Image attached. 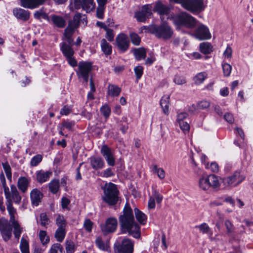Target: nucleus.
Returning a JSON list of instances; mask_svg holds the SVG:
<instances>
[{
	"label": "nucleus",
	"instance_id": "nucleus-1",
	"mask_svg": "<svg viewBox=\"0 0 253 253\" xmlns=\"http://www.w3.org/2000/svg\"><path fill=\"white\" fill-rule=\"evenodd\" d=\"M119 221L123 232H128L135 238L140 236V227L135 221L132 210L128 204H126L123 214L119 217Z\"/></svg>",
	"mask_w": 253,
	"mask_h": 253
},
{
	"label": "nucleus",
	"instance_id": "nucleus-2",
	"mask_svg": "<svg viewBox=\"0 0 253 253\" xmlns=\"http://www.w3.org/2000/svg\"><path fill=\"white\" fill-rule=\"evenodd\" d=\"M80 20L83 23L84 21L86 23V17L85 15L78 13L74 15L73 20L69 21L68 26L64 31V37L66 38L64 44L67 46H72L74 44V40L71 37L75 30L79 27Z\"/></svg>",
	"mask_w": 253,
	"mask_h": 253
},
{
	"label": "nucleus",
	"instance_id": "nucleus-3",
	"mask_svg": "<svg viewBox=\"0 0 253 253\" xmlns=\"http://www.w3.org/2000/svg\"><path fill=\"white\" fill-rule=\"evenodd\" d=\"M103 201L110 206L115 205L119 201V191L116 185L111 182L106 183L102 187Z\"/></svg>",
	"mask_w": 253,
	"mask_h": 253
},
{
	"label": "nucleus",
	"instance_id": "nucleus-4",
	"mask_svg": "<svg viewBox=\"0 0 253 253\" xmlns=\"http://www.w3.org/2000/svg\"><path fill=\"white\" fill-rule=\"evenodd\" d=\"M173 22L175 25L178 27L183 26L187 28L193 29L197 24L198 20L185 11H182L175 15L172 17Z\"/></svg>",
	"mask_w": 253,
	"mask_h": 253
},
{
	"label": "nucleus",
	"instance_id": "nucleus-5",
	"mask_svg": "<svg viewBox=\"0 0 253 253\" xmlns=\"http://www.w3.org/2000/svg\"><path fill=\"white\" fill-rule=\"evenodd\" d=\"M198 186L203 191H207L211 188L217 190L220 187L218 177L214 174L202 176L198 180Z\"/></svg>",
	"mask_w": 253,
	"mask_h": 253
},
{
	"label": "nucleus",
	"instance_id": "nucleus-6",
	"mask_svg": "<svg viewBox=\"0 0 253 253\" xmlns=\"http://www.w3.org/2000/svg\"><path fill=\"white\" fill-rule=\"evenodd\" d=\"M149 31L156 37L164 40L170 39L173 35V31L171 27L166 23L161 24L152 25L149 27Z\"/></svg>",
	"mask_w": 253,
	"mask_h": 253
},
{
	"label": "nucleus",
	"instance_id": "nucleus-7",
	"mask_svg": "<svg viewBox=\"0 0 253 253\" xmlns=\"http://www.w3.org/2000/svg\"><path fill=\"white\" fill-rule=\"evenodd\" d=\"M134 243L130 239L124 238L121 241H117L114 245V253H133Z\"/></svg>",
	"mask_w": 253,
	"mask_h": 253
},
{
	"label": "nucleus",
	"instance_id": "nucleus-8",
	"mask_svg": "<svg viewBox=\"0 0 253 253\" xmlns=\"http://www.w3.org/2000/svg\"><path fill=\"white\" fill-rule=\"evenodd\" d=\"M181 6L192 13H199L205 9L203 0H184Z\"/></svg>",
	"mask_w": 253,
	"mask_h": 253
},
{
	"label": "nucleus",
	"instance_id": "nucleus-9",
	"mask_svg": "<svg viewBox=\"0 0 253 253\" xmlns=\"http://www.w3.org/2000/svg\"><path fill=\"white\" fill-rule=\"evenodd\" d=\"M245 178L246 176L240 171H236L230 176L224 178L222 182L225 186L233 187L240 184Z\"/></svg>",
	"mask_w": 253,
	"mask_h": 253
},
{
	"label": "nucleus",
	"instance_id": "nucleus-10",
	"mask_svg": "<svg viewBox=\"0 0 253 253\" xmlns=\"http://www.w3.org/2000/svg\"><path fill=\"white\" fill-rule=\"evenodd\" d=\"M92 70V64L89 62H79L77 74L79 78H82L86 83L88 82L89 74Z\"/></svg>",
	"mask_w": 253,
	"mask_h": 253
},
{
	"label": "nucleus",
	"instance_id": "nucleus-11",
	"mask_svg": "<svg viewBox=\"0 0 253 253\" xmlns=\"http://www.w3.org/2000/svg\"><path fill=\"white\" fill-rule=\"evenodd\" d=\"M0 231L5 241H8L12 236V228L7 219L1 218L0 219Z\"/></svg>",
	"mask_w": 253,
	"mask_h": 253
},
{
	"label": "nucleus",
	"instance_id": "nucleus-12",
	"mask_svg": "<svg viewBox=\"0 0 253 253\" xmlns=\"http://www.w3.org/2000/svg\"><path fill=\"white\" fill-rule=\"evenodd\" d=\"M117 224V220L115 218L110 217L106 220L104 224H101V231L104 235L113 233L116 231Z\"/></svg>",
	"mask_w": 253,
	"mask_h": 253
},
{
	"label": "nucleus",
	"instance_id": "nucleus-13",
	"mask_svg": "<svg viewBox=\"0 0 253 253\" xmlns=\"http://www.w3.org/2000/svg\"><path fill=\"white\" fill-rule=\"evenodd\" d=\"M193 36L200 40H208L211 39V35L209 29L204 25L201 24L195 29Z\"/></svg>",
	"mask_w": 253,
	"mask_h": 253
},
{
	"label": "nucleus",
	"instance_id": "nucleus-14",
	"mask_svg": "<svg viewBox=\"0 0 253 253\" xmlns=\"http://www.w3.org/2000/svg\"><path fill=\"white\" fill-rule=\"evenodd\" d=\"M118 48L122 52L127 50L129 45V41L126 35L124 33L119 34L116 38Z\"/></svg>",
	"mask_w": 253,
	"mask_h": 253
},
{
	"label": "nucleus",
	"instance_id": "nucleus-15",
	"mask_svg": "<svg viewBox=\"0 0 253 253\" xmlns=\"http://www.w3.org/2000/svg\"><path fill=\"white\" fill-rule=\"evenodd\" d=\"M56 224L58 226L55 233V238L57 241L61 242L63 241V217L58 214H56Z\"/></svg>",
	"mask_w": 253,
	"mask_h": 253
},
{
	"label": "nucleus",
	"instance_id": "nucleus-16",
	"mask_svg": "<svg viewBox=\"0 0 253 253\" xmlns=\"http://www.w3.org/2000/svg\"><path fill=\"white\" fill-rule=\"evenodd\" d=\"M151 6L150 5H145L142 7L140 11L135 13V17L140 22H144L146 18L152 14Z\"/></svg>",
	"mask_w": 253,
	"mask_h": 253
},
{
	"label": "nucleus",
	"instance_id": "nucleus-17",
	"mask_svg": "<svg viewBox=\"0 0 253 253\" xmlns=\"http://www.w3.org/2000/svg\"><path fill=\"white\" fill-rule=\"evenodd\" d=\"M6 200V205L7 210L10 216L9 221L12 222L16 221V217L17 216L16 209L13 207L12 202L11 200V196L10 194L5 195Z\"/></svg>",
	"mask_w": 253,
	"mask_h": 253
},
{
	"label": "nucleus",
	"instance_id": "nucleus-18",
	"mask_svg": "<svg viewBox=\"0 0 253 253\" xmlns=\"http://www.w3.org/2000/svg\"><path fill=\"white\" fill-rule=\"evenodd\" d=\"M101 153L104 157L108 165L110 166L115 165V158L110 149L106 145L102 146Z\"/></svg>",
	"mask_w": 253,
	"mask_h": 253
},
{
	"label": "nucleus",
	"instance_id": "nucleus-19",
	"mask_svg": "<svg viewBox=\"0 0 253 253\" xmlns=\"http://www.w3.org/2000/svg\"><path fill=\"white\" fill-rule=\"evenodd\" d=\"M74 51L72 46H67L64 44V55L66 56L68 64L72 67L77 66V61L73 57Z\"/></svg>",
	"mask_w": 253,
	"mask_h": 253
},
{
	"label": "nucleus",
	"instance_id": "nucleus-20",
	"mask_svg": "<svg viewBox=\"0 0 253 253\" xmlns=\"http://www.w3.org/2000/svg\"><path fill=\"white\" fill-rule=\"evenodd\" d=\"M20 5L26 8L35 9L42 5L46 0H20Z\"/></svg>",
	"mask_w": 253,
	"mask_h": 253
},
{
	"label": "nucleus",
	"instance_id": "nucleus-21",
	"mask_svg": "<svg viewBox=\"0 0 253 253\" xmlns=\"http://www.w3.org/2000/svg\"><path fill=\"white\" fill-rule=\"evenodd\" d=\"M13 13L14 15L17 18L24 21H27L30 16V12L27 10L21 8L13 9Z\"/></svg>",
	"mask_w": 253,
	"mask_h": 253
},
{
	"label": "nucleus",
	"instance_id": "nucleus-22",
	"mask_svg": "<svg viewBox=\"0 0 253 253\" xmlns=\"http://www.w3.org/2000/svg\"><path fill=\"white\" fill-rule=\"evenodd\" d=\"M52 174V172L50 170L41 169L36 172L37 180L39 183H42L48 180Z\"/></svg>",
	"mask_w": 253,
	"mask_h": 253
},
{
	"label": "nucleus",
	"instance_id": "nucleus-23",
	"mask_svg": "<svg viewBox=\"0 0 253 253\" xmlns=\"http://www.w3.org/2000/svg\"><path fill=\"white\" fill-rule=\"evenodd\" d=\"M89 160L90 166L94 170L101 169L105 166L104 162L101 157L92 156L90 158Z\"/></svg>",
	"mask_w": 253,
	"mask_h": 253
},
{
	"label": "nucleus",
	"instance_id": "nucleus-24",
	"mask_svg": "<svg viewBox=\"0 0 253 253\" xmlns=\"http://www.w3.org/2000/svg\"><path fill=\"white\" fill-rule=\"evenodd\" d=\"M169 10V7L164 5L161 1L157 2L153 8V11L158 12L161 17L164 15H168Z\"/></svg>",
	"mask_w": 253,
	"mask_h": 253
},
{
	"label": "nucleus",
	"instance_id": "nucleus-25",
	"mask_svg": "<svg viewBox=\"0 0 253 253\" xmlns=\"http://www.w3.org/2000/svg\"><path fill=\"white\" fill-rule=\"evenodd\" d=\"M42 194L38 189L32 190L30 193V197L32 203L33 205L37 206L41 202Z\"/></svg>",
	"mask_w": 253,
	"mask_h": 253
},
{
	"label": "nucleus",
	"instance_id": "nucleus-26",
	"mask_svg": "<svg viewBox=\"0 0 253 253\" xmlns=\"http://www.w3.org/2000/svg\"><path fill=\"white\" fill-rule=\"evenodd\" d=\"M10 189L11 191H9V194L11 196V201L12 202L13 200L14 203L19 204L20 203L22 198L19 195L16 186L14 185H11Z\"/></svg>",
	"mask_w": 253,
	"mask_h": 253
},
{
	"label": "nucleus",
	"instance_id": "nucleus-27",
	"mask_svg": "<svg viewBox=\"0 0 253 253\" xmlns=\"http://www.w3.org/2000/svg\"><path fill=\"white\" fill-rule=\"evenodd\" d=\"M169 96L164 95L160 102L161 107L163 109L164 113L168 115L169 114Z\"/></svg>",
	"mask_w": 253,
	"mask_h": 253
},
{
	"label": "nucleus",
	"instance_id": "nucleus-28",
	"mask_svg": "<svg viewBox=\"0 0 253 253\" xmlns=\"http://www.w3.org/2000/svg\"><path fill=\"white\" fill-rule=\"evenodd\" d=\"M29 184V180L25 177H20L18 180V187L23 193L27 191Z\"/></svg>",
	"mask_w": 253,
	"mask_h": 253
},
{
	"label": "nucleus",
	"instance_id": "nucleus-29",
	"mask_svg": "<svg viewBox=\"0 0 253 253\" xmlns=\"http://www.w3.org/2000/svg\"><path fill=\"white\" fill-rule=\"evenodd\" d=\"M9 223L11 228H13L15 238L19 239L22 232V228L20 226L17 220L10 222Z\"/></svg>",
	"mask_w": 253,
	"mask_h": 253
},
{
	"label": "nucleus",
	"instance_id": "nucleus-30",
	"mask_svg": "<svg viewBox=\"0 0 253 253\" xmlns=\"http://www.w3.org/2000/svg\"><path fill=\"white\" fill-rule=\"evenodd\" d=\"M134 211L137 220L142 225L145 224L147 221L146 215L137 208H135Z\"/></svg>",
	"mask_w": 253,
	"mask_h": 253
},
{
	"label": "nucleus",
	"instance_id": "nucleus-31",
	"mask_svg": "<svg viewBox=\"0 0 253 253\" xmlns=\"http://www.w3.org/2000/svg\"><path fill=\"white\" fill-rule=\"evenodd\" d=\"M83 9L86 12H89L94 9L95 3L93 0H82Z\"/></svg>",
	"mask_w": 253,
	"mask_h": 253
},
{
	"label": "nucleus",
	"instance_id": "nucleus-32",
	"mask_svg": "<svg viewBox=\"0 0 253 253\" xmlns=\"http://www.w3.org/2000/svg\"><path fill=\"white\" fill-rule=\"evenodd\" d=\"M101 50L106 55H108L112 53V46L104 39L101 41Z\"/></svg>",
	"mask_w": 253,
	"mask_h": 253
},
{
	"label": "nucleus",
	"instance_id": "nucleus-33",
	"mask_svg": "<svg viewBox=\"0 0 253 253\" xmlns=\"http://www.w3.org/2000/svg\"><path fill=\"white\" fill-rule=\"evenodd\" d=\"M200 49L201 52L204 54H210L212 51V46L208 42H204L200 44Z\"/></svg>",
	"mask_w": 253,
	"mask_h": 253
},
{
	"label": "nucleus",
	"instance_id": "nucleus-34",
	"mask_svg": "<svg viewBox=\"0 0 253 253\" xmlns=\"http://www.w3.org/2000/svg\"><path fill=\"white\" fill-rule=\"evenodd\" d=\"M146 51L144 48L141 47L134 49V54L137 60L144 59L146 57Z\"/></svg>",
	"mask_w": 253,
	"mask_h": 253
},
{
	"label": "nucleus",
	"instance_id": "nucleus-35",
	"mask_svg": "<svg viewBox=\"0 0 253 253\" xmlns=\"http://www.w3.org/2000/svg\"><path fill=\"white\" fill-rule=\"evenodd\" d=\"M49 19L57 27L62 28L63 27V19L62 17L52 15L51 17H49Z\"/></svg>",
	"mask_w": 253,
	"mask_h": 253
},
{
	"label": "nucleus",
	"instance_id": "nucleus-36",
	"mask_svg": "<svg viewBox=\"0 0 253 253\" xmlns=\"http://www.w3.org/2000/svg\"><path fill=\"white\" fill-rule=\"evenodd\" d=\"M95 242L97 247L101 250L106 251L109 247L108 244L104 242L100 237H96Z\"/></svg>",
	"mask_w": 253,
	"mask_h": 253
},
{
	"label": "nucleus",
	"instance_id": "nucleus-37",
	"mask_svg": "<svg viewBox=\"0 0 253 253\" xmlns=\"http://www.w3.org/2000/svg\"><path fill=\"white\" fill-rule=\"evenodd\" d=\"M196 227L198 228L200 231L203 234H207L209 235L210 238L211 240H212V233L210 227L206 223H202L200 225L196 226Z\"/></svg>",
	"mask_w": 253,
	"mask_h": 253
},
{
	"label": "nucleus",
	"instance_id": "nucleus-38",
	"mask_svg": "<svg viewBox=\"0 0 253 253\" xmlns=\"http://www.w3.org/2000/svg\"><path fill=\"white\" fill-rule=\"evenodd\" d=\"M108 92L111 96H117L121 92V88L115 85L110 84L108 86Z\"/></svg>",
	"mask_w": 253,
	"mask_h": 253
},
{
	"label": "nucleus",
	"instance_id": "nucleus-39",
	"mask_svg": "<svg viewBox=\"0 0 253 253\" xmlns=\"http://www.w3.org/2000/svg\"><path fill=\"white\" fill-rule=\"evenodd\" d=\"M207 77V74L204 72L197 74L194 78V81L196 84H199L203 83Z\"/></svg>",
	"mask_w": 253,
	"mask_h": 253
},
{
	"label": "nucleus",
	"instance_id": "nucleus-40",
	"mask_svg": "<svg viewBox=\"0 0 253 253\" xmlns=\"http://www.w3.org/2000/svg\"><path fill=\"white\" fill-rule=\"evenodd\" d=\"M152 171L154 173H157L161 179H163L165 177V172L163 169L159 168L156 165L153 166Z\"/></svg>",
	"mask_w": 253,
	"mask_h": 253
},
{
	"label": "nucleus",
	"instance_id": "nucleus-41",
	"mask_svg": "<svg viewBox=\"0 0 253 253\" xmlns=\"http://www.w3.org/2000/svg\"><path fill=\"white\" fill-rule=\"evenodd\" d=\"M39 238L40 241L43 245H45L49 243V237L47 235L46 232L43 230H41L39 232Z\"/></svg>",
	"mask_w": 253,
	"mask_h": 253
},
{
	"label": "nucleus",
	"instance_id": "nucleus-42",
	"mask_svg": "<svg viewBox=\"0 0 253 253\" xmlns=\"http://www.w3.org/2000/svg\"><path fill=\"white\" fill-rule=\"evenodd\" d=\"M49 188L53 193H56L59 188V182L58 180H53L49 183Z\"/></svg>",
	"mask_w": 253,
	"mask_h": 253
},
{
	"label": "nucleus",
	"instance_id": "nucleus-43",
	"mask_svg": "<svg viewBox=\"0 0 253 253\" xmlns=\"http://www.w3.org/2000/svg\"><path fill=\"white\" fill-rule=\"evenodd\" d=\"M69 7L71 10L83 8L82 0H71Z\"/></svg>",
	"mask_w": 253,
	"mask_h": 253
},
{
	"label": "nucleus",
	"instance_id": "nucleus-44",
	"mask_svg": "<svg viewBox=\"0 0 253 253\" xmlns=\"http://www.w3.org/2000/svg\"><path fill=\"white\" fill-rule=\"evenodd\" d=\"M20 248L22 253H29V243L24 238L21 239Z\"/></svg>",
	"mask_w": 253,
	"mask_h": 253
},
{
	"label": "nucleus",
	"instance_id": "nucleus-45",
	"mask_svg": "<svg viewBox=\"0 0 253 253\" xmlns=\"http://www.w3.org/2000/svg\"><path fill=\"white\" fill-rule=\"evenodd\" d=\"M224 225L226 228L227 235L229 236H231L234 231V227L233 224L229 220H226L224 222Z\"/></svg>",
	"mask_w": 253,
	"mask_h": 253
},
{
	"label": "nucleus",
	"instance_id": "nucleus-46",
	"mask_svg": "<svg viewBox=\"0 0 253 253\" xmlns=\"http://www.w3.org/2000/svg\"><path fill=\"white\" fill-rule=\"evenodd\" d=\"M66 253H74L76 250V247L74 243L70 240H67L66 242Z\"/></svg>",
	"mask_w": 253,
	"mask_h": 253
},
{
	"label": "nucleus",
	"instance_id": "nucleus-47",
	"mask_svg": "<svg viewBox=\"0 0 253 253\" xmlns=\"http://www.w3.org/2000/svg\"><path fill=\"white\" fill-rule=\"evenodd\" d=\"M0 181L1 183L2 186V187L3 188L4 195L10 194H9V189L6 186V180H5L4 175L3 172H1L0 174Z\"/></svg>",
	"mask_w": 253,
	"mask_h": 253
},
{
	"label": "nucleus",
	"instance_id": "nucleus-48",
	"mask_svg": "<svg viewBox=\"0 0 253 253\" xmlns=\"http://www.w3.org/2000/svg\"><path fill=\"white\" fill-rule=\"evenodd\" d=\"M2 167L7 179L11 180L12 178L11 169L8 162L2 163Z\"/></svg>",
	"mask_w": 253,
	"mask_h": 253
},
{
	"label": "nucleus",
	"instance_id": "nucleus-49",
	"mask_svg": "<svg viewBox=\"0 0 253 253\" xmlns=\"http://www.w3.org/2000/svg\"><path fill=\"white\" fill-rule=\"evenodd\" d=\"M42 156L41 155H37L32 158L30 162V165L32 167H36L42 162Z\"/></svg>",
	"mask_w": 253,
	"mask_h": 253
},
{
	"label": "nucleus",
	"instance_id": "nucleus-50",
	"mask_svg": "<svg viewBox=\"0 0 253 253\" xmlns=\"http://www.w3.org/2000/svg\"><path fill=\"white\" fill-rule=\"evenodd\" d=\"M49 222V219L45 213H42L40 214V224L42 226L46 227Z\"/></svg>",
	"mask_w": 253,
	"mask_h": 253
},
{
	"label": "nucleus",
	"instance_id": "nucleus-51",
	"mask_svg": "<svg viewBox=\"0 0 253 253\" xmlns=\"http://www.w3.org/2000/svg\"><path fill=\"white\" fill-rule=\"evenodd\" d=\"M130 38L131 41L133 44L135 45H139L141 42V39L137 34L134 33H131L130 34Z\"/></svg>",
	"mask_w": 253,
	"mask_h": 253
},
{
	"label": "nucleus",
	"instance_id": "nucleus-52",
	"mask_svg": "<svg viewBox=\"0 0 253 253\" xmlns=\"http://www.w3.org/2000/svg\"><path fill=\"white\" fill-rule=\"evenodd\" d=\"M50 253H62V246L58 243L53 244L50 249Z\"/></svg>",
	"mask_w": 253,
	"mask_h": 253
},
{
	"label": "nucleus",
	"instance_id": "nucleus-53",
	"mask_svg": "<svg viewBox=\"0 0 253 253\" xmlns=\"http://www.w3.org/2000/svg\"><path fill=\"white\" fill-rule=\"evenodd\" d=\"M100 111H101L102 114L105 118H108L109 116H110V113H111L110 108L109 107V106L107 105H103L100 108Z\"/></svg>",
	"mask_w": 253,
	"mask_h": 253
},
{
	"label": "nucleus",
	"instance_id": "nucleus-54",
	"mask_svg": "<svg viewBox=\"0 0 253 253\" xmlns=\"http://www.w3.org/2000/svg\"><path fill=\"white\" fill-rule=\"evenodd\" d=\"M222 69L224 76H229L232 70L231 66L228 63H224L222 65Z\"/></svg>",
	"mask_w": 253,
	"mask_h": 253
},
{
	"label": "nucleus",
	"instance_id": "nucleus-55",
	"mask_svg": "<svg viewBox=\"0 0 253 253\" xmlns=\"http://www.w3.org/2000/svg\"><path fill=\"white\" fill-rule=\"evenodd\" d=\"M106 38L107 39L110 41L112 42L114 41V32L112 29L108 28L107 29H106Z\"/></svg>",
	"mask_w": 253,
	"mask_h": 253
},
{
	"label": "nucleus",
	"instance_id": "nucleus-56",
	"mask_svg": "<svg viewBox=\"0 0 253 253\" xmlns=\"http://www.w3.org/2000/svg\"><path fill=\"white\" fill-rule=\"evenodd\" d=\"M134 70L137 80H139L143 74V68L141 66H138L135 67Z\"/></svg>",
	"mask_w": 253,
	"mask_h": 253
},
{
	"label": "nucleus",
	"instance_id": "nucleus-57",
	"mask_svg": "<svg viewBox=\"0 0 253 253\" xmlns=\"http://www.w3.org/2000/svg\"><path fill=\"white\" fill-rule=\"evenodd\" d=\"M173 81L175 84L179 85H181L186 83V81L183 77L178 75L175 76Z\"/></svg>",
	"mask_w": 253,
	"mask_h": 253
},
{
	"label": "nucleus",
	"instance_id": "nucleus-58",
	"mask_svg": "<svg viewBox=\"0 0 253 253\" xmlns=\"http://www.w3.org/2000/svg\"><path fill=\"white\" fill-rule=\"evenodd\" d=\"M179 126L180 127V128L184 132H186V131H188L190 126L189 124L184 121H181L178 122Z\"/></svg>",
	"mask_w": 253,
	"mask_h": 253
},
{
	"label": "nucleus",
	"instance_id": "nucleus-59",
	"mask_svg": "<svg viewBox=\"0 0 253 253\" xmlns=\"http://www.w3.org/2000/svg\"><path fill=\"white\" fill-rule=\"evenodd\" d=\"M100 175L102 177H109L114 175V173L111 168H108L102 172Z\"/></svg>",
	"mask_w": 253,
	"mask_h": 253
},
{
	"label": "nucleus",
	"instance_id": "nucleus-60",
	"mask_svg": "<svg viewBox=\"0 0 253 253\" xmlns=\"http://www.w3.org/2000/svg\"><path fill=\"white\" fill-rule=\"evenodd\" d=\"M93 223L90 220L87 219L84 221V226L88 232H91L92 228Z\"/></svg>",
	"mask_w": 253,
	"mask_h": 253
},
{
	"label": "nucleus",
	"instance_id": "nucleus-61",
	"mask_svg": "<svg viewBox=\"0 0 253 253\" xmlns=\"http://www.w3.org/2000/svg\"><path fill=\"white\" fill-rule=\"evenodd\" d=\"M104 11V6H98L96 10L97 17L99 19H103Z\"/></svg>",
	"mask_w": 253,
	"mask_h": 253
},
{
	"label": "nucleus",
	"instance_id": "nucleus-62",
	"mask_svg": "<svg viewBox=\"0 0 253 253\" xmlns=\"http://www.w3.org/2000/svg\"><path fill=\"white\" fill-rule=\"evenodd\" d=\"M210 105V103L206 100H202L198 104V107L199 109H204L209 107Z\"/></svg>",
	"mask_w": 253,
	"mask_h": 253
},
{
	"label": "nucleus",
	"instance_id": "nucleus-63",
	"mask_svg": "<svg viewBox=\"0 0 253 253\" xmlns=\"http://www.w3.org/2000/svg\"><path fill=\"white\" fill-rule=\"evenodd\" d=\"M224 119L229 123L233 124L234 122V119L232 114L229 113H226L224 116Z\"/></svg>",
	"mask_w": 253,
	"mask_h": 253
},
{
	"label": "nucleus",
	"instance_id": "nucleus-64",
	"mask_svg": "<svg viewBox=\"0 0 253 253\" xmlns=\"http://www.w3.org/2000/svg\"><path fill=\"white\" fill-rule=\"evenodd\" d=\"M34 17L36 19H39L41 17H42L44 19H47L49 20V17H46V15L42 12L36 11L34 14Z\"/></svg>",
	"mask_w": 253,
	"mask_h": 253
}]
</instances>
